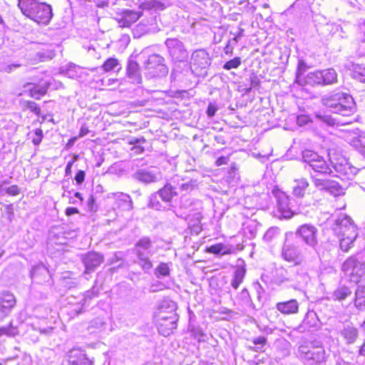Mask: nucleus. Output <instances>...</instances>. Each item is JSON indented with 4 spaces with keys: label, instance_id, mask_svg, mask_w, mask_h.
Instances as JSON below:
<instances>
[{
    "label": "nucleus",
    "instance_id": "nucleus-1",
    "mask_svg": "<svg viewBox=\"0 0 365 365\" xmlns=\"http://www.w3.org/2000/svg\"><path fill=\"white\" fill-rule=\"evenodd\" d=\"M18 6L26 16L38 24H47L52 17L51 6L36 0H19Z\"/></svg>",
    "mask_w": 365,
    "mask_h": 365
},
{
    "label": "nucleus",
    "instance_id": "nucleus-2",
    "mask_svg": "<svg viewBox=\"0 0 365 365\" xmlns=\"http://www.w3.org/2000/svg\"><path fill=\"white\" fill-rule=\"evenodd\" d=\"M323 104L330 108L333 113L342 116H349L355 112L353 98L346 93H338L322 99Z\"/></svg>",
    "mask_w": 365,
    "mask_h": 365
},
{
    "label": "nucleus",
    "instance_id": "nucleus-3",
    "mask_svg": "<svg viewBox=\"0 0 365 365\" xmlns=\"http://www.w3.org/2000/svg\"><path fill=\"white\" fill-rule=\"evenodd\" d=\"M341 270L351 282H360L365 277V251L347 258Z\"/></svg>",
    "mask_w": 365,
    "mask_h": 365
},
{
    "label": "nucleus",
    "instance_id": "nucleus-4",
    "mask_svg": "<svg viewBox=\"0 0 365 365\" xmlns=\"http://www.w3.org/2000/svg\"><path fill=\"white\" fill-rule=\"evenodd\" d=\"M299 358L306 365H317L326 360V352L319 343L309 342L299 346Z\"/></svg>",
    "mask_w": 365,
    "mask_h": 365
},
{
    "label": "nucleus",
    "instance_id": "nucleus-5",
    "mask_svg": "<svg viewBox=\"0 0 365 365\" xmlns=\"http://www.w3.org/2000/svg\"><path fill=\"white\" fill-rule=\"evenodd\" d=\"M145 75L149 78L165 77L168 73V68L165 63V58L159 54L150 55L144 62Z\"/></svg>",
    "mask_w": 365,
    "mask_h": 365
},
{
    "label": "nucleus",
    "instance_id": "nucleus-6",
    "mask_svg": "<svg viewBox=\"0 0 365 365\" xmlns=\"http://www.w3.org/2000/svg\"><path fill=\"white\" fill-rule=\"evenodd\" d=\"M337 78L336 71L329 68L308 73L304 83L311 86H328L336 83Z\"/></svg>",
    "mask_w": 365,
    "mask_h": 365
},
{
    "label": "nucleus",
    "instance_id": "nucleus-7",
    "mask_svg": "<svg viewBox=\"0 0 365 365\" xmlns=\"http://www.w3.org/2000/svg\"><path fill=\"white\" fill-rule=\"evenodd\" d=\"M152 247V241L148 237H143L135 243V253L138 263L145 271H148L153 267L150 259V256L153 254L151 250Z\"/></svg>",
    "mask_w": 365,
    "mask_h": 365
},
{
    "label": "nucleus",
    "instance_id": "nucleus-8",
    "mask_svg": "<svg viewBox=\"0 0 365 365\" xmlns=\"http://www.w3.org/2000/svg\"><path fill=\"white\" fill-rule=\"evenodd\" d=\"M328 174H311L314 187L321 191H327L334 196L344 194V188L336 181L327 179Z\"/></svg>",
    "mask_w": 365,
    "mask_h": 365
},
{
    "label": "nucleus",
    "instance_id": "nucleus-9",
    "mask_svg": "<svg viewBox=\"0 0 365 365\" xmlns=\"http://www.w3.org/2000/svg\"><path fill=\"white\" fill-rule=\"evenodd\" d=\"M303 160L313 170V174H330L331 169L326 160L312 150H305L302 154Z\"/></svg>",
    "mask_w": 365,
    "mask_h": 365
},
{
    "label": "nucleus",
    "instance_id": "nucleus-10",
    "mask_svg": "<svg viewBox=\"0 0 365 365\" xmlns=\"http://www.w3.org/2000/svg\"><path fill=\"white\" fill-rule=\"evenodd\" d=\"M282 257L286 262L294 266L302 265L304 262V257L299 247L287 235L282 247Z\"/></svg>",
    "mask_w": 365,
    "mask_h": 365
},
{
    "label": "nucleus",
    "instance_id": "nucleus-11",
    "mask_svg": "<svg viewBox=\"0 0 365 365\" xmlns=\"http://www.w3.org/2000/svg\"><path fill=\"white\" fill-rule=\"evenodd\" d=\"M178 316L175 312L166 314L160 312L158 318V329L160 334L164 336H169L177 327Z\"/></svg>",
    "mask_w": 365,
    "mask_h": 365
},
{
    "label": "nucleus",
    "instance_id": "nucleus-12",
    "mask_svg": "<svg viewBox=\"0 0 365 365\" xmlns=\"http://www.w3.org/2000/svg\"><path fill=\"white\" fill-rule=\"evenodd\" d=\"M317 227L310 224L301 225L296 231L298 236L307 246L315 249L318 244Z\"/></svg>",
    "mask_w": 365,
    "mask_h": 365
},
{
    "label": "nucleus",
    "instance_id": "nucleus-13",
    "mask_svg": "<svg viewBox=\"0 0 365 365\" xmlns=\"http://www.w3.org/2000/svg\"><path fill=\"white\" fill-rule=\"evenodd\" d=\"M172 58L176 61H184L188 57V53L184 44L178 38H168L165 42Z\"/></svg>",
    "mask_w": 365,
    "mask_h": 365
},
{
    "label": "nucleus",
    "instance_id": "nucleus-14",
    "mask_svg": "<svg viewBox=\"0 0 365 365\" xmlns=\"http://www.w3.org/2000/svg\"><path fill=\"white\" fill-rule=\"evenodd\" d=\"M190 64L191 68L195 72L207 68L210 64L208 53L204 49L196 50L192 54Z\"/></svg>",
    "mask_w": 365,
    "mask_h": 365
},
{
    "label": "nucleus",
    "instance_id": "nucleus-15",
    "mask_svg": "<svg viewBox=\"0 0 365 365\" xmlns=\"http://www.w3.org/2000/svg\"><path fill=\"white\" fill-rule=\"evenodd\" d=\"M351 228L357 230L351 219L344 214H341L337 217L333 225V230L337 236L341 235L343 233L349 232Z\"/></svg>",
    "mask_w": 365,
    "mask_h": 365
},
{
    "label": "nucleus",
    "instance_id": "nucleus-16",
    "mask_svg": "<svg viewBox=\"0 0 365 365\" xmlns=\"http://www.w3.org/2000/svg\"><path fill=\"white\" fill-rule=\"evenodd\" d=\"M16 305V299L13 294L4 292L0 294V320L5 318Z\"/></svg>",
    "mask_w": 365,
    "mask_h": 365
},
{
    "label": "nucleus",
    "instance_id": "nucleus-17",
    "mask_svg": "<svg viewBox=\"0 0 365 365\" xmlns=\"http://www.w3.org/2000/svg\"><path fill=\"white\" fill-rule=\"evenodd\" d=\"M178 195V192L176 191V186L173 185L171 182H167V183L160 189L157 193L152 195L150 197V206L152 207H155L154 202H153V198H156L157 195H159L160 198L164 202H170L171 200Z\"/></svg>",
    "mask_w": 365,
    "mask_h": 365
},
{
    "label": "nucleus",
    "instance_id": "nucleus-18",
    "mask_svg": "<svg viewBox=\"0 0 365 365\" xmlns=\"http://www.w3.org/2000/svg\"><path fill=\"white\" fill-rule=\"evenodd\" d=\"M103 256L97 252H91L85 255L82 257V261L85 266V274H89L94 271L103 262Z\"/></svg>",
    "mask_w": 365,
    "mask_h": 365
},
{
    "label": "nucleus",
    "instance_id": "nucleus-19",
    "mask_svg": "<svg viewBox=\"0 0 365 365\" xmlns=\"http://www.w3.org/2000/svg\"><path fill=\"white\" fill-rule=\"evenodd\" d=\"M141 15V11L125 10L120 14L118 22L121 27H130L139 19Z\"/></svg>",
    "mask_w": 365,
    "mask_h": 365
},
{
    "label": "nucleus",
    "instance_id": "nucleus-20",
    "mask_svg": "<svg viewBox=\"0 0 365 365\" xmlns=\"http://www.w3.org/2000/svg\"><path fill=\"white\" fill-rule=\"evenodd\" d=\"M134 178L140 182L150 183L159 180L161 178V175L158 171L142 169L134 174Z\"/></svg>",
    "mask_w": 365,
    "mask_h": 365
},
{
    "label": "nucleus",
    "instance_id": "nucleus-21",
    "mask_svg": "<svg viewBox=\"0 0 365 365\" xmlns=\"http://www.w3.org/2000/svg\"><path fill=\"white\" fill-rule=\"evenodd\" d=\"M357 236V230H354L352 228H351L349 232L343 233V235L338 236L341 250L343 252H348L352 247Z\"/></svg>",
    "mask_w": 365,
    "mask_h": 365
},
{
    "label": "nucleus",
    "instance_id": "nucleus-22",
    "mask_svg": "<svg viewBox=\"0 0 365 365\" xmlns=\"http://www.w3.org/2000/svg\"><path fill=\"white\" fill-rule=\"evenodd\" d=\"M276 309L283 314H294L299 311V303L296 299L278 302Z\"/></svg>",
    "mask_w": 365,
    "mask_h": 365
},
{
    "label": "nucleus",
    "instance_id": "nucleus-23",
    "mask_svg": "<svg viewBox=\"0 0 365 365\" xmlns=\"http://www.w3.org/2000/svg\"><path fill=\"white\" fill-rule=\"evenodd\" d=\"M346 140L365 155V134L358 135L355 133H349L346 137Z\"/></svg>",
    "mask_w": 365,
    "mask_h": 365
},
{
    "label": "nucleus",
    "instance_id": "nucleus-24",
    "mask_svg": "<svg viewBox=\"0 0 365 365\" xmlns=\"http://www.w3.org/2000/svg\"><path fill=\"white\" fill-rule=\"evenodd\" d=\"M277 207L282 217L289 219L293 216L294 212L289 207V199L284 194H282L278 197Z\"/></svg>",
    "mask_w": 365,
    "mask_h": 365
},
{
    "label": "nucleus",
    "instance_id": "nucleus-25",
    "mask_svg": "<svg viewBox=\"0 0 365 365\" xmlns=\"http://www.w3.org/2000/svg\"><path fill=\"white\" fill-rule=\"evenodd\" d=\"M68 361L72 365H93V361L79 351H72L69 355Z\"/></svg>",
    "mask_w": 365,
    "mask_h": 365
},
{
    "label": "nucleus",
    "instance_id": "nucleus-26",
    "mask_svg": "<svg viewBox=\"0 0 365 365\" xmlns=\"http://www.w3.org/2000/svg\"><path fill=\"white\" fill-rule=\"evenodd\" d=\"M128 77L133 83H140L142 78L140 73V67L137 62L130 61L127 67Z\"/></svg>",
    "mask_w": 365,
    "mask_h": 365
},
{
    "label": "nucleus",
    "instance_id": "nucleus-27",
    "mask_svg": "<svg viewBox=\"0 0 365 365\" xmlns=\"http://www.w3.org/2000/svg\"><path fill=\"white\" fill-rule=\"evenodd\" d=\"M309 183L306 178L296 179L293 182L292 194L296 197H303Z\"/></svg>",
    "mask_w": 365,
    "mask_h": 365
},
{
    "label": "nucleus",
    "instance_id": "nucleus-28",
    "mask_svg": "<svg viewBox=\"0 0 365 365\" xmlns=\"http://www.w3.org/2000/svg\"><path fill=\"white\" fill-rule=\"evenodd\" d=\"M319 326V319L316 313L314 312H308L305 318L302 322V324L299 327V329L302 331H304L307 329L309 331L312 328H317Z\"/></svg>",
    "mask_w": 365,
    "mask_h": 365
},
{
    "label": "nucleus",
    "instance_id": "nucleus-29",
    "mask_svg": "<svg viewBox=\"0 0 365 365\" xmlns=\"http://www.w3.org/2000/svg\"><path fill=\"white\" fill-rule=\"evenodd\" d=\"M206 252L215 255H230L234 252L233 246H227L222 243H218L206 249Z\"/></svg>",
    "mask_w": 365,
    "mask_h": 365
},
{
    "label": "nucleus",
    "instance_id": "nucleus-30",
    "mask_svg": "<svg viewBox=\"0 0 365 365\" xmlns=\"http://www.w3.org/2000/svg\"><path fill=\"white\" fill-rule=\"evenodd\" d=\"M346 68L351 71L353 78L361 83H365V66L351 63L346 66Z\"/></svg>",
    "mask_w": 365,
    "mask_h": 365
},
{
    "label": "nucleus",
    "instance_id": "nucleus-31",
    "mask_svg": "<svg viewBox=\"0 0 365 365\" xmlns=\"http://www.w3.org/2000/svg\"><path fill=\"white\" fill-rule=\"evenodd\" d=\"M354 306L359 311H365V286H359L356 289Z\"/></svg>",
    "mask_w": 365,
    "mask_h": 365
},
{
    "label": "nucleus",
    "instance_id": "nucleus-32",
    "mask_svg": "<svg viewBox=\"0 0 365 365\" xmlns=\"http://www.w3.org/2000/svg\"><path fill=\"white\" fill-rule=\"evenodd\" d=\"M246 273L245 265H238L234 272V277L231 282L232 287L237 289L242 283Z\"/></svg>",
    "mask_w": 365,
    "mask_h": 365
},
{
    "label": "nucleus",
    "instance_id": "nucleus-33",
    "mask_svg": "<svg viewBox=\"0 0 365 365\" xmlns=\"http://www.w3.org/2000/svg\"><path fill=\"white\" fill-rule=\"evenodd\" d=\"M115 197L118 202V207L125 210H130L133 209V202L128 195L119 192L115 194Z\"/></svg>",
    "mask_w": 365,
    "mask_h": 365
},
{
    "label": "nucleus",
    "instance_id": "nucleus-34",
    "mask_svg": "<svg viewBox=\"0 0 365 365\" xmlns=\"http://www.w3.org/2000/svg\"><path fill=\"white\" fill-rule=\"evenodd\" d=\"M341 335L347 343H354L357 337V329L353 327L347 326L341 331Z\"/></svg>",
    "mask_w": 365,
    "mask_h": 365
},
{
    "label": "nucleus",
    "instance_id": "nucleus-35",
    "mask_svg": "<svg viewBox=\"0 0 365 365\" xmlns=\"http://www.w3.org/2000/svg\"><path fill=\"white\" fill-rule=\"evenodd\" d=\"M360 169L351 165L349 163H346L344 165L340 166L339 171L342 173L347 178L351 179L352 177L359 174Z\"/></svg>",
    "mask_w": 365,
    "mask_h": 365
},
{
    "label": "nucleus",
    "instance_id": "nucleus-36",
    "mask_svg": "<svg viewBox=\"0 0 365 365\" xmlns=\"http://www.w3.org/2000/svg\"><path fill=\"white\" fill-rule=\"evenodd\" d=\"M48 86H32L29 88L30 96L36 99H39L47 91Z\"/></svg>",
    "mask_w": 365,
    "mask_h": 365
},
{
    "label": "nucleus",
    "instance_id": "nucleus-37",
    "mask_svg": "<svg viewBox=\"0 0 365 365\" xmlns=\"http://www.w3.org/2000/svg\"><path fill=\"white\" fill-rule=\"evenodd\" d=\"M351 294V291L348 287L342 286L334 291V297L336 299L341 301L345 299Z\"/></svg>",
    "mask_w": 365,
    "mask_h": 365
},
{
    "label": "nucleus",
    "instance_id": "nucleus-38",
    "mask_svg": "<svg viewBox=\"0 0 365 365\" xmlns=\"http://www.w3.org/2000/svg\"><path fill=\"white\" fill-rule=\"evenodd\" d=\"M316 118H317L321 122L329 125L334 126L335 125H339V122L338 120L332 118L331 115L322 114L320 113H317L315 114Z\"/></svg>",
    "mask_w": 365,
    "mask_h": 365
},
{
    "label": "nucleus",
    "instance_id": "nucleus-39",
    "mask_svg": "<svg viewBox=\"0 0 365 365\" xmlns=\"http://www.w3.org/2000/svg\"><path fill=\"white\" fill-rule=\"evenodd\" d=\"M197 186V183L195 180H190L187 182H182L179 185V190L182 192L188 193L196 188Z\"/></svg>",
    "mask_w": 365,
    "mask_h": 365
},
{
    "label": "nucleus",
    "instance_id": "nucleus-40",
    "mask_svg": "<svg viewBox=\"0 0 365 365\" xmlns=\"http://www.w3.org/2000/svg\"><path fill=\"white\" fill-rule=\"evenodd\" d=\"M280 233V230L277 227H270L267 230L264 235V240L267 242H270L276 238Z\"/></svg>",
    "mask_w": 365,
    "mask_h": 365
},
{
    "label": "nucleus",
    "instance_id": "nucleus-41",
    "mask_svg": "<svg viewBox=\"0 0 365 365\" xmlns=\"http://www.w3.org/2000/svg\"><path fill=\"white\" fill-rule=\"evenodd\" d=\"M118 64V61L116 58H110L103 64V68L106 72H108L114 70Z\"/></svg>",
    "mask_w": 365,
    "mask_h": 365
},
{
    "label": "nucleus",
    "instance_id": "nucleus-42",
    "mask_svg": "<svg viewBox=\"0 0 365 365\" xmlns=\"http://www.w3.org/2000/svg\"><path fill=\"white\" fill-rule=\"evenodd\" d=\"M155 274L159 276L167 277L170 274V268L167 263L161 262L156 268Z\"/></svg>",
    "mask_w": 365,
    "mask_h": 365
},
{
    "label": "nucleus",
    "instance_id": "nucleus-43",
    "mask_svg": "<svg viewBox=\"0 0 365 365\" xmlns=\"http://www.w3.org/2000/svg\"><path fill=\"white\" fill-rule=\"evenodd\" d=\"M267 338L263 336L254 338L252 339V343L256 346L255 350L257 351H262L264 346L267 344Z\"/></svg>",
    "mask_w": 365,
    "mask_h": 365
},
{
    "label": "nucleus",
    "instance_id": "nucleus-44",
    "mask_svg": "<svg viewBox=\"0 0 365 365\" xmlns=\"http://www.w3.org/2000/svg\"><path fill=\"white\" fill-rule=\"evenodd\" d=\"M22 108L24 109H29L31 112L34 113L37 115L40 114L41 109L38 105L32 101H25L22 103Z\"/></svg>",
    "mask_w": 365,
    "mask_h": 365
},
{
    "label": "nucleus",
    "instance_id": "nucleus-45",
    "mask_svg": "<svg viewBox=\"0 0 365 365\" xmlns=\"http://www.w3.org/2000/svg\"><path fill=\"white\" fill-rule=\"evenodd\" d=\"M241 65V58L240 57H235L233 59H231L227 61L224 66L223 68L225 70H230L232 68H237Z\"/></svg>",
    "mask_w": 365,
    "mask_h": 365
},
{
    "label": "nucleus",
    "instance_id": "nucleus-46",
    "mask_svg": "<svg viewBox=\"0 0 365 365\" xmlns=\"http://www.w3.org/2000/svg\"><path fill=\"white\" fill-rule=\"evenodd\" d=\"M48 272L44 265L39 264L32 269L31 276V277H35L38 274H48Z\"/></svg>",
    "mask_w": 365,
    "mask_h": 365
},
{
    "label": "nucleus",
    "instance_id": "nucleus-47",
    "mask_svg": "<svg viewBox=\"0 0 365 365\" xmlns=\"http://www.w3.org/2000/svg\"><path fill=\"white\" fill-rule=\"evenodd\" d=\"M43 138V132L40 128L34 130V137L32 138V142L34 145H38L41 142Z\"/></svg>",
    "mask_w": 365,
    "mask_h": 365
},
{
    "label": "nucleus",
    "instance_id": "nucleus-48",
    "mask_svg": "<svg viewBox=\"0 0 365 365\" xmlns=\"http://www.w3.org/2000/svg\"><path fill=\"white\" fill-rule=\"evenodd\" d=\"M38 56L39 57V59L41 61H46V60H51L55 56V53L53 51H48L46 53H38Z\"/></svg>",
    "mask_w": 365,
    "mask_h": 365
},
{
    "label": "nucleus",
    "instance_id": "nucleus-49",
    "mask_svg": "<svg viewBox=\"0 0 365 365\" xmlns=\"http://www.w3.org/2000/svg\"><path fill=\"white\" fill-rule=\"evenodd\" d=\"M303 67H304V63L303 62H299L295 80V82L299 83V85H303V83L301 79L302 75V70Z\"/></svg>",
    "mask_w": 365,
    "mask_h": 365
},
{
    "label": "nucleus",
    "instance_id": "nucleus-50",
    "mask_svg": "<svg viewBox=\"0 0 365 365\" xmlns=\"http://www.w3.org/2000/svg\"><path fill=\"white\" fill-rule=\"evenodd\" d=\"M6 192L9 195L15 196L19 194L20 190L17 185H14L6 188Z\"/></svg>",
    "mask_w": 365,
    "mask_h": 365
},
{
    "label": "nucleus",
    "instance_id": "nucleus-51",
    "mask_svg": "<svg viewBox=\"0 0 365 365\" xmlns=\"http://www.w3.org/2000/svg\"><path fill=\"white\" fill-rule=\"evenodd\" d=\"M193 336L197 339L199 341H202L204 333L200 329H194L192 330Z\"/></svg>",
    "mask_w": 365,
    "mask_h": 365
},
{
    "label": "nucleus",
    "instance_id": "nucleus-52",
    "mask_svg": "<svg viewBox=\"0 0 365 365\" xmlns=\"http://www.w3.org/2000/svg\"><path fill=\"white\" fill-rule=\"evenodd\" d=\"M84 179H85L84 171L79 170L75 176V180H76V182L80 185L84 181Z\"/></svg>",
    "mask_w": 365,
    "mask_h": 365
},
{
    "label": "nucleus",
    "instance_id": "nucleus-53",
    "mask_svg": "<svg viewBox=\"0 0 365 365\" xmlns=\"http://www.w3.org/2000/svg\"><path fill=\"white\" fill-rule=\"evenodd\" d=\"M309 120H310L309 117L308 115L307 116V115H304L298 116L297 119V123L299 125H305Z\"/></svg>",
    "mask_w": 365,
    "mask_h": 365
},
{
    "label": "nucleus",
    "instance_id": "nucleus-54",
    "mask_svg": "<svg viewBox=\"0 0 365 365\" xmlns=\"http://www.w3.org/2000/svg\"><path fill=\"white\" fill-rule=\"evenodd\" d=\"M217 108L213 104H209L207 110V114L210 118H212L215 115Z\"/></svg>",
    "mask_w": 365,
    "mask_h": 365
},
{
    "label": "nucleus",
    "instance_id": "nucleus-55",
    "mask_svg": "<svg viewBox=\"0 0 365 365\" xmlns=\"http://www.w3.org/2000/svg\"><path fill=\"white\" fill-rule=\"evenodd\" d=\"M182 180H180L179 176H174L168 182H171L173 185L176 186V191H178V189H179V185L181 184Z\"/></svg>",
    "mask_w": 365,
    "mask_h": 365
},
{
    "label": "nucleus",
    "instance_id": "nucleus-56",
    "mask_svg": "<svg viewBox=\"0 0 365 365\" xmlns=\"http://www.w3.org/2000/svg\"><path fill=\"white\" fill-rule=\"evenodd\" d=\"M76 160V156L73 160H71V161H69L67 163L66 169H65V172H66V175H68L71 174L72 166H73V163H74V162Z\"/></svg>",
    "mask_w": 365,
    "mask_h": 365
},
{
    "label": "nucleus",
    "instance_id": "nucleus-57",
    "mask_svg": "<svg viewBox=\"0 0 365 365\" xmlns=\"http://www.w3.org/2000/svg\"><path fill=\"white\" fill-rule=\"evenodd\" d=\"M76 68L75 65L69 66V68L66 71V75L70 78H75L76 75L73 73L74 69Z\"/></svg>",
    "mask_w": 365,
    "mask_h": 365
},
{
    "label": "nucleus",
    "instance_id": "nucleus-58",
    "mask_svg": "<svg viewBox=\"0 0 365 365\" xmlns=\"http://www.w3.org/2000/svg\"><path fill=\"white\" fill-rule=\"evenodd\" d=\"M66 215L67 216H71V215H73L74 214H76L78 212V210L77 208L76 207H67L66 211Z\"/></svg>",
    "mask_w": 365,
    "mask_h": 365
},
{
    "label": "nucleus",
    "instance_id": "nucleus-59",
    "mask_svg": "<svg viewBox=\"0 0 365 365\" xmlns=\"http://www.w3.org/2000/svg\"><path fill=\"white\" fill-rule=\"evenodd\" d=\"M31 327L33 330H37V328L34 324H31ZM52 329H53L52 328H49V329L38 328V331L40 333L44 334H47L50 333L52 331Z\"/></svg>",
    "mask_w": 365,
    "mask_h": 365
},
{
    "label": "nucleus",
    "instance_id": "nucleus-60",
    "mask_svg": "<svg viewBox=\"0 0 365 365\" xmlns=\"http://www.w3.org/2000/svg\"><path fill=\"white\" fill-rule=\"evenodd\" d=\"M227 163V158L224 157V156L220 157L216 160V165L217 166H220V165H225Z\"/></svg>",
    "mask_w": 365,
    "mask_h": 365
},
{
    "label": "nucleus",
    "instance_id": "nucleus-61",
    "mask_svg": "<svg viewBox=\"0 0 365 365\" xmlns=\"http://www.w3.org/2000/svg\"><path fill=\"white\" fill-rule=\"evenodd\" d=\"M94 204H95V199L92 195H91L89 199L88 200V207L91 211L93 210Z\"/></svg>",
    "mask_w": 365,
    "mask_h": 365
},
{
    "label": "nucleus",
    "instance_id": "nucleus-62",
    "mask_svg": "<svg viewBox=\"0 0 365 365\" xmlns=\"http://www.w3.org/2000/svg\"><path fill=\"white\" fill-rule=\"evenodd\" d=\"M244 29H239L237 33L233 34L235 35V37L233 38V40L236 42L239 41V38L243 36Z\"/></svg>",
    "mask_w": 365,
    "mask_h": 365
},
{
    "label": "nucleus",
    "instance_id": "nucleus-63",
    "mask_svg": "<svg viewBox=\"0 0 365 365\" xmlns=\"http://www.w3.org/2000/svg\"><path fill=\"white\" fill-rule=\"evenodd\" d=\"M88 133H89V130L88 129V128L85 125H83L80 130L79 137H83L86 135H87Z\"/></svg>",
    "mask_w": 365,
    "mask_h": 365
},
{
    "label": "nucleus",
    "instance_id": "nucleus-64",
    "mask_svg": "<svg viewBox=\"0 0 365 365\" xmlns=\"http://www.w3.org/2000/svg\"><path fill=\"white\" fill-rule=\"evenodd\" d=\"M10 329L8 327H1L0 328V336L6 334V335H10L9 332Z\"/></svg>",
    "mask_w": 365,
    "mask_h": 365
}]
</instances>
